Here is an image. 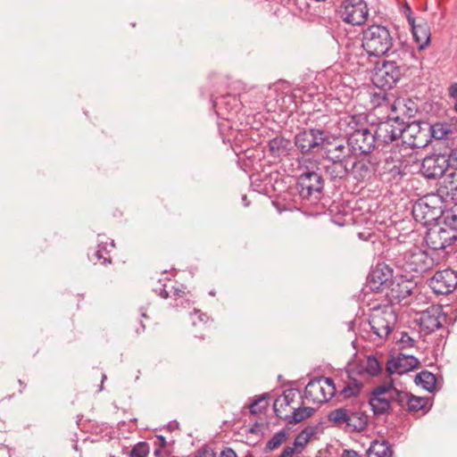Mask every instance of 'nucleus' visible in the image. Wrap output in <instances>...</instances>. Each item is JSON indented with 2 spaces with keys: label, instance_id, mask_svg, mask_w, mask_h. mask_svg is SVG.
Returning a JSON list of instances; mask_svg holds the SVG:
<instances>
[{
  "label": "nucleus",
  "instance_id": "nucleus-32",
  "mask_svg": "<svg viewBox=\"0 0 457 457\" xmlns=\"http://www.w3.org/2000/svg\"><path fill=\"white\" fill-rule=\"evenodd\" d=\"M395 161L399 162V164H394L392 168L389 169V171H404L408 168H411L413 165L419 166V161L417 160L416 156L410 155L403 161L401 160V156L395 155Z\"/></svg>",
  "mask_w": 457,
  "mask_h": 457
},
{
  "label": "nucleus",
  "instance_id": "nucleus-13",
  "mask_svg": "<svg viewBox=\"0 0 457 457\" xmlns=\"http://www.w3.org/2000/svg\"><path fill=\"white\" fill-rule=\"evenodd\" d=\"M417 290V283L405 276L395 277L389 287H387L385 296L391 304L401 303Z\"/></svg>",
  "mask_w": 457,
  "mask_h": 457
},
{
  "label": "nucleus",
  "instance_id": "nucleus-11",
  "mask_svg": "<svg viewBox=\"0 0 457 457\" xmlns=\"http://www.w3.org/2000/svg\"><path fill=\"white\" fill-rule=\"evenodd\" d=\"M397 317L391 307L376 309L371 313L369 324L373 333L379 338H386L391 333Z\"/></svg>",
  "mask_w": 457,
  "mask_h": 457
},
{
  "label": "nucleus",
  "instance_id": "nucleus-42",
  "mask_svg": "<svg viewBox=\"0 0 457 457\" xmlns=\"http://www.w3.org/2000/svg\"><path fill=\"white\" fill-rule=\"evenodd\" d=\"M268 406V403L266 400V395H263L254 400L249 406V411L252 414L261 413L263 410H265Z\"/></svg>",
  "mask_w": 457,
  "mask_h": 457
},
{
  "label": "nucleus",
  "instance_id": "nucleus-41",
  "mask_svg": "<svg viewBox=\"0 0 457 457\" xmlns=\"http://www.w3.org/2000/svg\"><path fill=\"white\" fill-rule=\"evenodd\" d=\"M394 389L395 387L393 386L392 383L388 385H380L372 389L370 396L388 397V395H392Z\"/></svg>",
  "mask_w": 457,
  "mask_h": 457
},
{
  "label": "nucleus",
  "instance_id": "nucleus-58",
  "mask_svg": "<svg viewBox=\"0 0 457 457\" xmlns=\"http://www.w3.org/2000/svg\"><path fill=\"white\" fill-rule=\"evenodd\" d=\"M314 169H315V165L311 162V166H306V170L305 171H308V172H311V171H314ZM317 170H320V168L316 167Z\"/></svg>",
  "mask_w": 457,
  "mask_h": 457
},
{
  "label": "nucleus",
  "instance_id": "nucleus-51",
  "mask_svg": "<svg viewBox=\"0 0 457 457\" xmlns=\"http://www.w3.org/2000/svg\"><path fill=\"white\" fill-rule=\"evenodd\" d=\"M373 234L369 231H363L358 233V237L364 241H368L372 237Z\"/></svg>",
  "mask_w": 457,
  "mask_h": 457
},
{
  "label": "nucleus",
  "instance_id": "nucleus-26",
  "mask_svg": "<svg viewBox=\"0 0 457 457\" xmlns=\"http://www.w3.org/2000/svg\"><path fill=\"white\" fill-rule=\"evenodd\" d=\"M88 258L95 264L97 262L101 264L111 263L112 257L108 250V243L99 242L96 249L88 253Z\"/></svg>",
  "mask_w": 457,
  "mask_h": 457
},
{
  "label": "nucleus",
  "instance_id": "nucleus-43",
  "mask_svg": "<svg viewBox=\"0 0 457 457\" xmlns=\"http://www.w3.org/2000/svg\"><path fill=\"white\" fill-rule=\"evenodd\" d=\"M365 370L370 376H377L380 372L381 367L375 356H369L367 358Z\"/></svg>",
  "mask_w": 457,
  "mask_h": 457
},
{
  "label": "nucleus",
  "instance_id": "nucleus-38",
  "mask_svg": "<svg viewBox=\"0 0 457 457\" xmlns=\"http://www.w3.org/2000/svg\"><path fill=\"white\" fill-rule=\"evenodd\" d=\"M312 434L309 433L306 429L303 430L301 433L297 435L294 441V445L292 447H295V454L301 453L303 447L306 445L308 441L311 438Z\"/></svg>",
  "mask_w": 457,
  "mask_h": 457
},
{
  "label": "nucleus",
  "instance_id": "nucleus-57",
  "mask_svg": "<svg viewBox=\"0 0 457 457\" xmlns=\"http://www.w3.org/2000/svg\"><path fill=\"white\" fill-rule=\"evenodd\" d=\"M242 202L245 207L249 206L250 204V202L247 200V196L245 195H242Z\"/></svg>",
  "mask_w": 457,
  "mask_h": 457
},
{
  "label": "nucleus",
  "instance_id": "nucleus-61",
  "mask_svg": "<svg viewBox=\"0 0 457 457\" xmlns=\"http://www.w3.org/2000/svg\"><path fill=\"white\" fill-rule=\"evenodd\" d=\"M109 245H110L111 247H114V243H113V241H112V242L109 244Z\"/></svg>",
  "mask_w": 457,
  "mask_h": 457
},
{
  "label": "nucleus",
  "instance_id": "nucleus-20",
  "mask_svg": "<svg viewBox=\"0 0 457 457\" xmlns=\"http://www.w3.org/2000/svg\"><path fill=\"white\" fill-rule=\"evenodd\" d=\"M298 391L294 388L287 389L276 398L273 403V409L276 416L281 420L288 419L292 411V403L295 402Z\"/></svg>",
  "mask_w": 457,
  "mask_h": 457
},
{
  "label": "nucleus",
  "instance_id": "nucleus-36",
  "mask_svg": "<svg viewBox=\"0 0 457 457\" xmlns=\"http://www.w3.org/2000/svg\"><path fill=\"white\" fill-rule=\"evenodd\" d=\"M411 394L394 389L392 395H389L392 403H397L400 407H407Z\"/></svg>",
  "mask_w": 457,
  "mask_h": 457
},
{
  "label": "nucleus",
  "instance_id": "nucleus-16",
  "mask_svg": "<svg viewBox=\"0 0 457 457\" xmlns=\"http://www.w3.org/2000/svg\"><path fill=\"white\" fill-rule=\"evenodd\" d=\"M404 129L405 122L397 116L380 121L374 133L377 141L389 144L395 141L398 137H403Z\"/></svg>",
  "mask_w": 457,
  "mask_h": 457
},
{
  "label": "nucleus",
  "instance_id": "nucleus-12",
  "mask_svg": "<svg viewBox=\"0 0 457 457\" xmlns=\"http://www.w3.org/2000/svg\"><path fill=\"white\" fill-rule=\"evenodd\" d=\"M403 142L411 148H423L430 143L429 123L425 121H413L405 124Z\"/></svg>",
  "mask_w": 457,
  "mask_h": 457
},
{
  "label": "nucleus",
  "instance_id": "nucleus-33",
  "mask_svg": "<svg viewBox=\"0 0 457 457\" xmlns=\"http://www.w3.org/2000/svg\"><path fill=\"white\" fill-rule=\"evenodd\" d=\"M362 388V383L356 379H351L341 390L340 395L345 398L357 396Z\"/></svg>",
  "mask_w": 457,
  "mask_h": 457
},
{
  "label": "nucleus",
  "instance_id": "nucleus-9",
  "mask_svg": "<svg viewBox=\"0 0 457 457\" xmlns=\"http://www.w3.org/2000/svg\"><path fill=\"white\" fill-rule=\"evenodd\" d=\"M323 184L320 173H302L297 182L299 195L310 204H316L321 197Z\"/></svg>",
  "mask_w": 457,
  "mask_h": 457
},
{
  "label": "nucleus",
  "instance_id": "nucleus-44",
  "mask_svg": "<svg viewBox=\"0 0 457 457\" xmlns=\"http://www.w3.org/2000/svg\"><path fill=\"white\" fill-rule=\"evenodd\" d=\"M386 372L389 375H392L394 373L403 374V372H402V362H401L400 356L396 359H395V358L389 359L386 362Z\"/></svg>",
  "mask_w": 457,
  "mask_h": 457
},
{
  "label": "nucleus",
  "instance_id": "nucleus-53",
  "mask_svg": "<svg viewBox=\"0 0 457 457\" xmlns=\"http://www.w3.org/2000/svg\"><path fill=\"white\" fill-rule=\"evenodd\" d=\"M449 95L450 96L456 98L457 97V84H453L449 87Z\"/></svg>",
  "mask_w": 457,
  "mask_h": 457
},
{
  "label": "nucleus",
  "instance_id": "nucleus-54",
  "mask_svg": "<svg viewBox=\"0 0 457 457\" xmlns=\"http://www.w3.org/2000/svg\"><path fill=\"white\" fill-rule=\"evenodd\" d=\"M195 313L198 314V319L201 321H204L205 319H208V317L204 313H202L199 310H195Z\"/></svg>",
  "mask_w": 457,
  "mask_h": 457
},
{
  "label": "nucleus",
  "instance_id": "nucleus-50",
  "mask_svg": "<svg viewBox=\"0 0 457 457\" xmlns=\"http://www.w3.org/2000/svg\"><path fill=\"white\" fill-rule=\"evenodd\" d=\"M220 457H237V453H235V451L233 449L228 447V448H225L220 453Z\"/></svg>",
  "mask_w": 457,
  "mask_h": 457
},
{
  "label": "nucleus",
  "instance_id": "nucleus-56",
  "mask_svg": "<svg viewBox=\"0 0 457 457\" xmlns=\"http://www.w3.org/2000/svg\"><path fill=\"white\" fill-rule=\"evenodd\" d=\"M157 438L159 439L160 441V445L161 447H164L166 445V440H165V437L162 436H158Z\"/></svg>",
  "mask_w": 457,
  "mask_h": 457
},
{
  "label": "nucleus",
  "instance_id": "nucleus-8",
  "mask_svg": "<svg viewBox=\"0 0 457 457\" xmlns=\"http://www.w3.org/2000/svg\"><path fill=\"white\" fill-rule=\"evenodd\" d=\"M402 269L406 272L422 274L433 268L435 262L427 251L414 246L404 253Z\"/></svg>",
  "mask_w": 457,
  "mask_h": 457
},
{
  "label": "nucleus",
  "instance_id": "nucleus-6",
  "mask_svg": "<svg viewBox=\"0 0 457 457\" xmlns=\"http://www.w3.org/2000/svg\"><path fill=\"white\" fill-rule=\"evenodd\" d=\"M337 393L335 382L330 378L319 377L309 381L304 395L308 401L314 403H324Z\"/></svg>",
  "mask_w": 457,
  "mask_h": 457
},
{
  "label": "nucleus",
  "instance_id": "nucleus-28",
  "mask_svg": "<svg viewBox=\"0 0 457 457\" xmlns=\"http://www.w3.org/2000/svg\"><path fill=\"white\" fill-rule=\"evenodd\" d=\"M445 165V155H430L427 156L423 159L419 171H422L425 170V171H432L435 170L436 168H439L441 171H445L444 169Z\"/></svg>",
  "mask_w": 457,
  "mask_h": 457
},
{
  "label": "nucleus",
  "instance_id": "nucleus-10",
  "mask_svg": "<svg viewBox=\"0 0 457 457\" xmlns=\"http://www.w3.org/2000/svg\"><path fill=\"white\" fill-rule=\"evenodd\" d=\"M338 12L344 22L353 26L364 24L369 17V9L364 0H344Z\"/></svg>",
  "mask_w": 457,
  "mask_h": 457
},
{
  "label": "nucleus",
  "instance_id": "nucleus-23",
  "mask_svg": "<svg viewBox=\"0 0 457 457\" xmlns=\"http://www.w3.org/2000/svg\"><path fill=\"white\" fill-rule=\"evenodd\" d=\"M413 37L420 48L428 45L430 40V29L427 22L420 21V22L411 25Z\"/></svg>",
  "mask_w": 457,
  "mask_h": 457
},
{
  "label": "nucleus",
  "instance_id": "nucleus-46",
  "mask_svg": "<svg viewBox=\"0 0 457 457\" xmlns=\"http://www.w3.org/2000/svg\"><path fill=\"white\" fill-rule=\"evenodd\" d=\"M445 164L446 168L457 170V149L452 150L447 157L445 156Z\"/></svg>",
  "mask_w": 457,
  "mask_h": 457
},
{
  "label": "nucleus",
  "instance_id": "nucleus-18",
  "mask_svg": "<svg viewBox=\"0 0 457 457\" xmlns=\"http://www.w3.org/2000/svg\"><path fill=\"white\" fill-rule=\"evenodd\" d=\"M428 286L436 295H448L457 287V271L452 269L438 270L428 280Z\"/></svg>",
  "mask_w": 457,
  "mask_h": 457
},
{
  "label": "nucleus",
  "instance_id": "nucleus-1",
  "mask_svg": "<svg viewBox=\"0 0 457 457\" xmlns=\"http://www.w3.org/2000/svg\"><path fill=\"white\" fill-rule=\"evenodd\" d=\"M381 67L373 74L372 81L379 88L386 89L395 86L402 76L409 70L408 61L414 59V54L409 49L400 46L391 52Z\"/></svg>",
  "mask_w": 457,
  "mask_h": 457
},
{
  "label": "nucleus",
  "instance_id": "nucleus-60",
  "mask_svg": "<svg viewBox=\"0 0 457 457\" xmlns=\"http://www.w3.org/2000/svg\"><path fill=\"white\" fill-rule=\"evenodd\" d=\"M19 384L22 386V389L25 388V385L21 379H19Z\"/></svg>",
  "mask_w": 457,
  "mask_h": 457
},
{
  "label": "nucleus",
  "instance_id": "nucleus-59",
  "mask_svg": "<svg viewBox=\"0 0 457 457\" xmlns=\"http://www.w3.org/2000/svg\"><path fill=\"white\" fill-rule=\"evenodd\" d=\"M155 456H159L161 454V449H156L154 453Z\"/></svg>",
  "mask_w": 457,
  "mask_h": 457
},
{
  "label": "nucleus",
  "instance_id": "nucleus-34",
  "mask_svg": "<svg viewBox=\"0 0 457 457\" xmlns=\"http://www.w3.org/2000/svg\"><path fill=\"white\" fill-rule=\"evenodd\" d=\"M451 133V129L448 125L444 123H436L434 125L429 124V139L431 137L441 140L446 137V136Z\"/></svg>",
  "mask_w": 457,
  "mask_h": 457
},
{
  "label": "nucleus",
  "instance_id": "nucleus-52",
  "mask_svg": "<svg viewBox=\"0 0 457 457\" xmlns=\"http://www.w3.org/2000/svg\"><path fill=\"white\" fill-rule=\"evenodd\" d=\"M342 457H361V456L353 450H345L343 452Z\"/></svg>",
  "mask_w": 457,
  "mask_h": 457
},
{
  "label": "nucleus",
  "instance_id": "nucleus-14",
  "mask_svg": "<svg viewBox=\"0 0 457 457\" xmlns=\"http://www.w3.org/2000/svg\"><path fill=\"white\" fill-rule=\"evenodd\" d=\"M326 140V133L321 129H304L295 136V145L303 154L320 147Z\"/></svg>",
  "mask_w": 457,
  "mask_h": 457
},
{
  "label": "nucleus",
  "instance_id": "nucleus-35",
  "mask_svg": "<svg viewBox=\"0 0 457 457\" xmlns=\"http://www.w3.org/2000/svg\"><path fill=\"white\" fill-rule=\"evenodd\" d=\"M287 435L285 430H280L275 433L266 443L264 451L267 453L278 449L287 440Z\"/></svg>",
  "mask_w": 457,
  "mask_h": 457
},
{
  "label": "nucleus",
  "instance_id": "nucleus-29",
  "mask_svg": "<svg viewBox=\"0 0 457 457\" xmlns=\"http://www.w3.org/2000/svg\"><path fill=\"white\" fill-rule=\"evenodd\" d=\"M414 381L416 385L421 386L428 392H432L436 384V376L428 370H422L421 372L418 373Z\"/></svg>",
  "mask_w": 457,
  "mask_h": 457
},
{
  "label": "nucleus",
  "instance_id": "nucleus-22",
  "mask_svg": "<svg viewBox=\"0 0 457 457\" xmlns=\"http://www.w3.org/2000/svg\"><path fill=\"white\" fill-rule=\"evenodd\" d=\"M380 162L379 154H360L358 159L352 162V169L355 171H376Z\"/></svg>",
  "mask_w": 457,
  "mask_h": 457
},
{
  "label": "nucleus",
  "instance_id": "nucleus-17",
  "mask_svg": "<svg viewBox=\"0 0 457 457\" xmlns=\"http://www.w3.org/2000/svg\"><path fill=\"white\" fill-rule=\"evenodd\" d=\"M393 279V270L385 263H378L369 274L366 287L373 292L386 293Z\"/></svg>",
  "mask_w": 457,
  "mask_h": 457
},
{
  "label": "nucleus",
  "instance_id": "nucleus-47",
  "mask_svg": "<svg viewBox=\"0 0 457 457\" xmlns=\"http://www.w3.org/2000/svg\"><path fill=\"white\" fill-rule=\"evenodd\" d=\"M403 12L404 16L406 17L410 26L411 24H413L414 22H416L415 17L413 16V12L408 4H405L403 7Z\"/></svg>",
  "mask_w": 457,
  "mask_h": 457
},
{
  "label": "nucleus",
  "instance_id": "nucleus-19",
  "mask_svg": "<svg viewBox=\"0 0 457 457\" xmlns=\"http://www.w3.org/2000/svg\"><path fill=\"white\" fill-rule=\"evenodd\" d=\"M445 320L439 306H431L422 312L420 317V327L426 334H430L443 327Z\"/></svg>",
  "mask_w": 457,
  "mask_h": 457
},
{
  "label": "nucleus",
  "instance_id": "nucleus-39",
  "mask_svg": "<svg viewBox=\"0 0 457 457\" xmlns=\"http://www.w3.org/2000/svg\"><path fill=\"white\" fill-rule=\"evenodd\" d=\"M149 445L146 442L136 444L129 453V457H147L149 454Z\"/></svg>",
  "mask_w": 457,
  "mask_h": 457
},
{
  "label": "nucleus",
  "instance_id": "nucleus-27",
  "mask_svg": "<svg viewBox=\"0 0 457 457\" xmlns=\"http://www.w3.org/2000/svg\"><path fill=\"white\" fill-rule=\"evenodd\" d=\"M369 403L371 410L376 416L387 413L391 409L390 397H375L370 396Z\"/></svg>",
  "mask_w": 457,
  "mask_h": 457
},
{
  "label": "nucleus",
  "instance_id": "nucleus-55",
  "mask_svg": "<svg viewBox=\"0 0 457 457\" xmlns=\"http://www.w3.org/2000/svg\"><path fill=\"white\" fill-rule=\"evenodd\" d=\"M170 288V294L172 293L174 295H180V293H183L180 289L176 288L173 286H171Z\"/></svg>",
  "mask_w": 457,
  "mask_h": 457
},
{
  "label": "nucleus",
  "instance_id": "nucleus-30",
  "mask_svg": "<svg viewBox=\"0 0 457 457\" xmlns=\"http://www.w3.org/2000/svg\"><path fill=\"white\" fill-rule=\"evenodd\" d=\"M313 412L314 409L311 407H292L291 413L286 421L288 424H296L311 417Z\"/></svg>",
  "mask_w": 457,
  "mask_h": 457
},
{
  "label": "nucleus",
  "instance_id": "nucleus-40",
  "mask_svg": "<svg viewBox=\"0 0 457 457\" xmlns=\"http://www.w3.org/2000/svg\"><path fill=\"white\" fill-rule=\"evenodd\" d=\"M445 224L457 231V203L449 210L445 212Z\"/></svg>",
  "mask_w": 457,
  "mask_h": 457
},
{
  "label": "nucleus",
  "instance_id": "nucleus-15",
  "mask_svg": "<svg viewBox=\"0 0 457 457\" xmlns=\"http://www.w3.org/2000/svg\"><path fill=\"white\" fill-rule=\"evenodd\" d=\"M428 180H436V195L444 199L457 200V173H422Z\"/></svg>",
  "mask_w": 457,
  "mask_h": 457
},
{
  "label": "nucleus",
  "instance_id": "nucleus-7",
  "mask_svg": "<svg viewBox=\"0 0 457 457\" xmlns=\"http://www.w3.org/2000/svg\"><path fill=\"white\" fill-rule=\"evenodd\" d=\"M457 240V231L443 223L429 228L425 236L427 245L435 251L445 250Z\"/></svg>",
  "mask_w": 457,
  "mask_h": 457
},
{
  "label": "nucleus",
  "instance_id": "nucleus-25",
  "mask_svg": "<svg viewBox=\"0 0 457 457\" xmlns=\"http://www.w3.org/2000/svg\"><path fill=\"white\" fill-rule=\"evenodd\" d=\"M393 450L388 442L373 441L367 450V457H392Z\"/></svg>",
  "mask_w": 457,
  "mask_h": 457
},
{
  "label": "nucleus",
  "instance_id": "nucleus-48",
  "mask_svg": "<svg viewBox=\"0 0 457 457\" xmlns=\"http://www.w3.org/2000/svg\"><path fill=\"white\" fill-rule=\"evenodd\" d=\"M169 286L167 284L161 285L159 287H155L154 290L162 297L168 298L170 296V291L168 290Z\"/></svg>",
  "mask_w": 457,
  "mask_h": 457
},
{
  "label": "nucleus",
  "instance_id": "nucleus-45",
  "mask_svg": "<svg viewBox=\"0 0 457 457\" xmlns=\"http://www.w3.org/2000/svg\"><path fill=\"white\" fill-rule=\"evenodd\" d=\"M249 179L251 181L252 186H256V190H260L259 188L261 187V184H258V182H262L266 180H270V176L268 173H251L249 176Z\"/></svg>",
  "mask_w": 457,
  "mask_h": 457
},
{
  "label": "nucleus",
  "instance_id": "nucleus-62",
  "mask_svg": "<svg viewBox=\"0 0 457 457\" xmlns=\"http://www.w3.org/2000/svg\"><path fill=\"white\" fill-rule=\"evenodd\" d=\"M454 108H455V111L457 112V102L455 103Z\"/></svg>",
  "mask_w": 457,
  "mask_h": 457
},
{
  "label": "nucleus",
  "instance_id": "nucleus-31",
  "mask_svg": "<svg viewBox=\"0 0 457 457\" xmlns=\"http://www.w3.org/2000/svg\"><path fill=\"white\" fill-rule=\"evenodd\" d=\"M431 404L429 403V399L426 397H419L411 394L407 410L410 412H417L419 411H423V412H427L430 409Z\"/></svg>",
  "mask_w": 457,
  "mask_h": 457
},
{
  "label": "nucleus",
  "instance_id": "nucleus-5",
  "mask_svg": "<svg viewBox=\"0 0 457 457\" xmlns=\"http://www.w3.org/2000/svg\"><path fill=\"white\" fill-rule=\"evenodd\" d=\"M328 419L337 426H345V428L350 432L363 431L368 425V416L364 411H355L348 407L331 411Z\"/></svg>",
  "mask_w": 457,
  "mask_h": 457
},
{
  "label": "nucleus",
  "instance_id": "nucleus-2",
  "mask_svg": "<svg viewBox=\"0 0 457 457\" xmlns=\"http://www.w3.org/2000/svg\"><path fill=\"white\" fill-rule=\"evenodd\" d=\"M338 128L344 132L347 145L353 153L370 154L376 145V135L361 122L357 115H347L337 121Z\"/></svg>",
  "mask_w": 457,
  "mask_h": 457
},
{
  "label": "nucleus",
  "instance_id": "nucleus-49",
  "mask_svg": "<svg viewBox=\"0 0 457 457\" xmlns=\"http://www.w3.org/2000/svg\"><path fill=\"white\" fill-rule=\"evenodd\" d=\"M400 341L401 343L406 344L408 345H412L414 342V340L406 332H403L402 334Z\"/></svg>",
  "mask_w": 457,
  "mask_h": 457
},
{
  "label": "nucleus",
  "instance_id": "nucleus-21",
  "mask_svg": "<svg viewBox=\"0 0 457 457\" xmlns=\"http://www.w3.org/2000/svg\"><path fill=\"white\" fill-rule=\"evenodd\" d=\"M350 150L349 146L346 147L343 141L335 140L327 144L325 154L326 157L334 163L345 162L344 165L345 171H349L347 163L349 162L348 152Z\"/></svg>",
  "mask_w": 457,
  "mask_h": 457
},
{
  "label": "nucleus",
  "instance_id": "nucleus-37",
  "mask_svg": "<svg viewBox=\"0 0 457 457\" xmlns=\"http://www.w3.org/2000/svg\"><path fill=\"white\" fill-rule=\"evenodd\" d=\"M402 372L406 373L416 369L420 365V361L411 355H401Z\"/></svg>",
  "mask_w": 457,
  "mask_h": 457
},
{
  "label": "nucleus",
  "instance_id": "nucleus-4",
  "mask_svg": "<svg viewBox=\"0 0 457 457\" xmlns=\"http://www.w3.org/2000/svg\"><path fill=\"white\" fill-rule=\"evenodd\" d=\"M444 201L436 194L427 195L412 205L414 220L425 226L430 225L445 215Z\"/></svg>",
  "mask_w": 457,
  "mask_h": 457
},
{
  "label": "nucleus",
  "instance_id": "nucleus-3",
  "mask_svg": "<svg viewBox=\"0 0 457 457\" xmlns=\"http://www.w3.org/2000/svg\"><path fill=\"white\" fill-rule=\"evenodd\" d=\"M361 46L370 56L390 54L394 46V37L387 27L373 24L362 32Z\"/></svg>",
  "mask_w": 457,
  "mask_h": 457
},
{
  "label": "nucleus",
  "instance_id": "nucleus-24",
  "mask_svg": "<svg viewBox=\"0 0 457 457\" xmlns=\"http://www.w3.org/2000/svg\"><path fill=\"white\" fill-rule=\"evenodd\" d=\"M268 147L274 156L286 155L291 148V141L283 137H275L269 141Z\"/></svg>",
  "mask_w": 457,
  "mask_h": 457
}]
</instances>
